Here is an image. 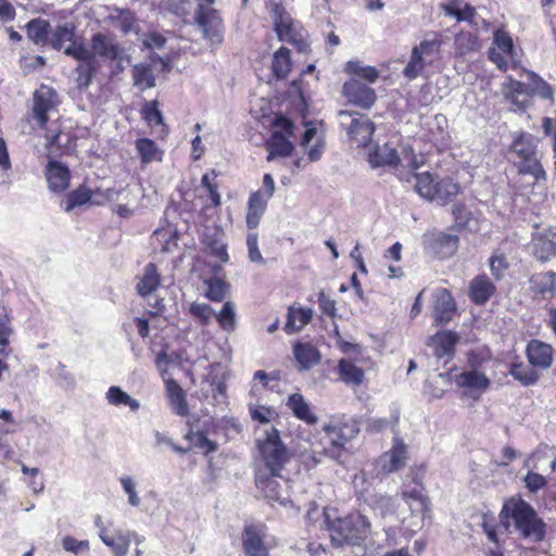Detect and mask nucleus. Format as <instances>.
<instances>
[{"label": "nucleus", "mask_w": 556, "mask_h": 556, "mask_svg": "<svg viewBox=\"0 0 556 556\" xmlns=\"http://www.w3.org/2000/svg\"><path fill=\"white\" fill-rule=\"evenodd\" d=\"M197 22L204 36L212 42L223 40V21L216 10L200 4L197 11Z\"/></svg>", "instance_id": "nucleus-13"}, {"label": "nucleus", "mask_w": 556, "mask_h": 556, "mask_svg": "<svg viewBox=\"0 0 556 556\" xmlns=\"http://www.w3.org/2000/svg\"><path fill=\"white\" fill-rule=\"evenodd\" d=\"M214 317L217 319L223 330L228 332L235 330L237 321L235 304L232 302H225L223 308L218 313H215Z\"/></svg>", "instance_id": "nucleus-49"}, {"label": "nucleus", "mask_w": 556, "mask_h": 556, "mask_svg": "<svg viewBox=\"0 0 556 556\" xmlns=\"http://www.w3.org/2000/svg\"><path fill=\"white\" fill-rule=\"evenodd\" d=\"M119 482L124 492L128 495V503L137 507L140 504V498L136 490V482L131 477L123 476L119 478Z\"/></svg>", "instance_id": "nucleus-60"}, {"label": "nucleus", "mask_w": 556, "mask_h": 556, "mask_svg": "<svg viewBox=\"0 0 556 556\" xmlns=\"http://www.w3.org/2000/svg\"><path fill=\"white\" fill-rule=\"evenodd\" d=\"M287 406L298 419L307 425H315L318 420L317 416L312 412L309 403L300 393L289 395Z\"/></svg>", "instance_id": "nucleus-26"}, {"label": "nucleus", "mask_w": 556, "mask_h": 556, "mask_svg": "<svg viewBox=\"0 0 556 556\" xmlns=\"http://www.w3.org/2000/svg\"><path fill=\"white\" fill-rule=\"evenodd\" d=\"M403 500L408 505L413 515H420L421 517L429 510L428 497L422 493V486H414L409 490H404L402 493Z\"/></svg>", "instance_id": "nucleus-32"}, {"label": "nucleus", "mask_w": 556, "mask_h": 556, "mask_svg": "<svg viewBox=\"0 0 556 556\" xmlns=\"http://www.w3.org/2000/svg\"><path fill=\"white\" fill-rule=\"evenodd\" d=\"M495 292V286L485 275L475 277L469 285V298L475 304H484Z\"/></svg>", "instance_id": "nucleus-22"}, {"label": "nucleus", "mask_w": 556, "mask_h": 556, "mask_svg": "<svg viewBox=\"0 0 556 556\" xmlns=\"http://www.w3.org/2000/svg\"><path fill=\"white\" fill-rule=\"evenodd\" d=\"M106 401L114 406L126 405L132 412H137L140 408V403L138 400L131 397L125 391H123L119 387H110L105 394Z\"/></svg>", "instance_id": "nucleus-41"}, {"label": "nucleus", "mask_w": 556, "mask_h": 556, "mask_svg": "<svg viewBox=\"0 0 556 556\" xmlns=\"http://www.w3.org/2000/svg\"><path fill=\"white\" fill-rule=\"evenodd\" d=\"M144 119L151 126L163 125V115L157 108V101L146 102L142 108Z\"/></svg>", "instance_id": "nucleus-57"}, {"label": "nucleus", "mask_w": 556, "mask_h": 556, "mask_svg": "<svg viewBox=\"0 0 556 556\" xmlns=\"http://www.w3.org/2000/svg\"><path fill=\"white\" fill-rule=\"evenodd\" d=\"M441 41L438 38H433L422 40L418 46L414 47V49L427 60H432V58L439 53Z\"/></svg>", "instance_id": "nucleus-58"}, {"label": "nucleus", "mask_w": 556, "mask_h": 556, "mask_svg": "<svg viewBox=\"0 0 556 556\" xmlns=\"http://www.w3.org/2000/svg\"><path fill=\"white\" fill-rule=\"evenodd\" d=\"M136 149L141 159L142 164H148L153 161H160L162 152L159 150L154 141L150 139H138L136 141Z\"/></svg>", "instance_id": "nucleus-44"}, {"label": "nucleus", "mask_w": 556, "mask_h": 556, "mask_svg": "<svg viewBox=\"0 0 556 556\" xmlns=\"http://www.w3.org/2000/svg\"><path fill=\"white\" fill-rule=\"evenodd\" d=\"M291 67L290 51L289 49L281 47L279 48L273 59V72L278 79L287 77Z\"/></svg>", "instance_id": "nucleus-43"}, {"label": "nucleus", "mask_w": 556, "mask_h": 556, "mask_svg": "<svg viewBox=\"0 0 556 556\" xmlns=\"http://www.w3.org/2000/svg\"><path fill=\"white\" fill-rule=\"evenodd\" d=\"M101 541L111 548L114 556H126L129 552V535H124V532L117 530L114 536L108 534V530L102 528L99 532Z\"/></svg>", "instance_id": "nucleus-33"}, {"label": "nucleus", "mask_w": 556, "mask_h": 556, "mask_svg": "<svg viewBox=\"0 0 556 556\" xmlns=\"http://www.w3.org/2000/svg\"><path fill=\"white\" fill-rule=\"evenodd\" d=\"M531 289L542 295H552L556 286V274L554 271L535 274L530 279Z\"/></svg>", "instance_id": "nucleus-39"}, {"label": "nucleus", "mask_w": 556, "mask_h": 556, "mask_svg": "<svg viewBox=\"0 0 556 556\" xmlns=\"http://www.w3.org/2000/svg\"><path fill=\"white\" fill-rule=\"evenodd\" d=\"M338 121L340 127L358 147H365L371 140L375 125L365 114L342 110L338 113Z\"/></svg>", "instance_id": "nucleus-7"}, {"label": "nucleus", "mask_w": 556, "mask_h": 556, "mask_svg": "<svg viewBox=\"0 0 556 556\" xmlns=\"http://www.w3.org/2000/svg\"><path fill=\"white\" fill-rule=\"evenodd\" d=\"M326 523L331 542L334 546L344 544L358 545L370 534V523L368 519L358 514H350L343 518L330 519L326 513Z\"/></svg>", "instance_id": "nucleus-3"}, {"label": "nucleus", "mask_w": 556, "mask_h": 556, "mask_svg": "<svg viewBox=\"0 0 556 556\" xmlns=\"http://www.w3.org/2000/svg\"><path fill=\"white\" fill-rule=\"evenodd\" d=\"M509 374L523 386H533L539 380V374L522 363L513 364Z\"/></svg>", "instance_id": "nucleus-46"}, {"label": "nucleus", "mask_w": 556, "mask_h": 556, "mask_svg": "<svg viewBox=\"0 0 556 556\" xmlns=\"http://www.w3.org/2000/svg\"><path fill=\"white\" fill-rule=\"evenodd\" d=\"M207 289L205 296L213 302H222L228 292V285L219 278H212L205 281Z\"/></svg>", "instance_id": "nucleus-52"}, {"label": "nucleus", "mask_w": 556, "mask_h": 556, "mask_svg": "<svg viewBox=\"0 0 556 556\" xmlns=\"http://www.w3.org/2000/svg\"><path fill=\"white\" fill-rule=\"evenodd\" d=\"M407 454V445L402 439L395 438L392 447L379 457L377 466L384 473L397 471L406 465Z\"/></svg>", "instance_id": "nucleus-14"}, {"label": "nucleus", "mask_w": 556, "mask_h": 556, "mask_svg": "<svg viewBox=\"0 0 556 556\" xmlns=\"http://www.w3.org/2000/svg\"><path fill=\"white\" fill-rule=\"evenodd\" d=\"M457 342V336L451 331L438 332L429 341V346L433 349V353L438 358L451 356Z\"/></svg>", "instance_id": "nucleus-31"}, {"label": "nucleus", "mask_w": 556, "mask_h": 556, "mask_svg": "<svg viewBox=\"0 0 556 556\" xmlns=\"http://www.w3.org/2000/svg\"><path fill=\"white\" fill-rule=\"evenodd\" d=\"M294 358L301 370H308L320 361V353L315 345L308 342H298L293 346Z\"/></svg>", "instance_id": "nucleus-24"}, {"label": "nucleus", "mask_w": 556, "mask_h": 556, "mask_svg": "<svg viewBox=\"0 0 556 556\" xmlns=\"http://www.w3.org/2000/svg\"><path fill=\"white\" fill-rule=\"evenodd\" d=\"M526 77L528 79L530 99L532 96H538L541 99L548 100L551 103L554 102V90L549 84L532 72H526Z\"/></svg>", "instance_id": "nucleus-36"}, {"label": "nucleus", "mask_w": 556, "mask_h": 556, "mask_svg": "<svg viewBox=\"0 0 556 556\" xmlns=\"http://www.w3.org/2000/svg\"><path fill=\"white\" fill-rule=\"evenodd\" d=\"M313 318V309L308 307L290 306L287 314L285 331L292 334L301 331Z\"/></svg>", "instance_id": "nucleus-27"}, {"label": "nucleus", "mask_w": 556, "mask_h": 556, "mask_svg": "<svg viewBox=\"0 0 556 556\" xmlns=\"http://www.w3.org/2000/svg\"><path fill=\"white\" fill-rule=\"evenodd\" d=\"M269 199L263 195L261 190L253 192L248 202L247 225L250 229L258 226Z\"/></svg>", "instance_id": "nucleus-28"}, {"label": "nucleus", "mask_w": 556, "mask_h": 556, "mask_svg": "<svg viewBox=\"0 0 556 556\" xmlns=\"http://www.w3.org/2000/svg\"><path fill=\"white\" fill-rule=\"evenodd\" d=\"M343 93L349 102L363 109H370L377 99L374 89L355 78L343 85Z\"/></svg>", "instance_id": "nucleus-16"}, {"label": "nucleus", "mask_w": 556, "mask_h": 556, "mask_svg": "<svg viewBox=\"0 0 556 556\" xmlns=\"http://www.w3.org/2000/svg\"><path fill=\"white\" fill-rule=\"evenodd\" d=\"M46 178L50 190L62 192L70 186L71 173L68 167L61 162L50 160L46 166Z\"/></svg>", "instance_id": "nucleus-18"}, {"label": "nucleus", "mask_w": 556, "mask_h": 556, "mask_svg": "<svg viewBox=\"0 0 556 556\" xmlns=\"http://www.w3.org/2000/svg\"><path fill=\"white\" fill-rule=\"evenodd\" d=\"M459 185L455 182L452 178H442L440 180H437L435 182V189L432 193L433 198L430 199V201H435L440 204H445L454 197H456L459 192Z\"/></svg>", "instance_id": "nucleus-35"}, {"label": "nucleus", "mask_w": 556, "mask_h": 556, "mask_svg": "<svg viewBox=\"0 0 556 556\" xmlns=\"http://www.w3.org/2000/svg\"><path fill=\"white\" fill-rule=\"evenodd\" d=\"M58 383L61 388L65 390H73L75 388V378L74 376L66 369V366L62 363H59L55 369Z\"/></svg>", "instance_id": "nucleus-62"}, {"label": "nucleus", "mask_w": 556, "mask_h": 556, "mask_svg": "<svg viewBox=\"0 0 556 556\" xmlns=\"http://www.w3.org/2000/svg\"><path fill=\"white\" fill-rule=\"evenodd\" d=\"M265 146L268 151V162L273 161L276 156L287 157L293 151V144L288 139V136L282 135L279 130L273 132Z\"/></svg>", "instance_id": "nucleus-30"}, {"label": "nucleus", "mask_w": 556, "mask_h": 556, "mask_svg": "<svg viewBox=\"0 0 556 556\" xmlns=\"http://www.w3.org/2000/svg\"><path fill=\"white\" fill-rule=\"evenodd\" d=\"M119 192L114 189H106L105 191H91V198L89 204L91 205H104L106 202L118 200Z\"/></svg>", "instance_id": "nucleus-63"}, {"label": "nucleus", "mask_w": 556, "mask_h": 556, "mask_svg": "<svg viewBox=\"0 0 556 556\" xmlns=\"http://www.w3.org/2000/svg\"><path fill=\"white\" fill-rule=\"evenodd\" d=\"M314 139V144L307 151L309 162H316L320 160L324 153L325 141L321 137H317V129L315 127H308L304 131L300 142L302 147H307Z\"/></svg>", "instance_id": "nucleus-37"}, {"label": "nucleus", "mask_w": 556, "mask_h": 556, "mask_svg": "<svg viewBox=\"0 0 556 556\" xmlns=\"http://www.w3.org/2000/svg\"><path fill=\"white\" fill-rule=\"evenodd\" d=\"M399 155H400L399 165H401L403 167H409L413 169H417L424 163L422 157L418 159L415 155L413 149L409 147H404Z\"/></svg>", "instance_id": "nucleus-59"}, {"label": "nucleus", "mask_w": 556, "mask_h": 556, "mask_svg": "<svg viewBox=\"0 0 556 556\" xmlns=\"http://www.w3.org/2000/svg\"><path fill=\"white\" fill-rule=\"evenodd\" d=\"M188 312L202 326H207L215 315V311L208 304L199 302H192Z\"/></svg>", "instance_id": "nucleus-51"}, {"label": "nucleus", "mask_w": 556, "mask_h": 556, "mask_svg": "<svg viewBox=\"0 0 556 556\" xmlns=\"http://www.w3.org/2000/svg\"><path fill=\"white\" fill-rule=\"evenodd\" d=\"M275 31L280 41H294L295 40V28L294 22L286 9L277 3L269 2L268 4Z\"/></svg>", "instance_id": "nucleus-15"}, {"label": "nucleus", "mask_w": 556, "mask_h": 556, "mask_svg": "<svg viewBox=\"0 0 556 556\" xmlns=\"http://www.w3.org/2000/svg\"><path fill=\"white\" fill-rule=\"evenodd\" d=\"M527 358L531 366L540 369H548L554 362V350L551 344L532 339L526 349Z\"/></svg>", "instance_id": "nucleus-17"}, {"label": "nucleus", "mask_w": 556, "mask_h": 556, "mask_svg": "<svg viewBox=\"0 0 556 556\" xmlns=\"http://www.w3.org/2000/svg\"><path fill=\"white\" fill-rule=\"evenodd\" d=\"M78 61L81 62V64H79L76 67L77 86L80 88H86L91 84L93 76L97 74V72L100 68V64L91 62L90 60H78Z\"/></svg>", "instance_id": "nucleus-45"}, {"label": "nucleus", "mask_w": 556, "mask_h": 556, "mask_svg": "<svg viewBox=\"0 0 556 556\" xmlns=\"http://www.w3.org/2000/svg\"><path fill=\"white\" fill-rule=\"evenodd\" d=\"M455 383L459 388L477 393L479 396L490 387V379L477 369L465 370L455 377Z\"/></svg>", "instance_id": "nucleus-20"}, {"label": "nucleus", "mask_w": 556, "mask_h": 556, "mask_svg": "<svg viewBox=\"0 0 556 556\" xmlns=\"http://www.w3.org/2000/svg\"><path fill=\"white\" fill-rule=\"evenodd\" d=\"M501 525L509 532H517L532 543L545 536V523L533 507L520 497L507 500L500 513Z\"/></svg>", "instance_id": "nucleus-2"}, {"label": "nucleus", "mask_w": 556, "mask_h": 556, "mask_svg": "<svg viewBox=\"0 0 556 556\" xmlns=\"http://www.w3.org/2000/svg\"><path fill=\"white\" fill-rule=\"evenodd\" d=\"M374 505L382 515L393 514L397 507V501L395 497L380 494L375 496Z\"/></svg>", "instance_id": "nucleus-61"}, {"label": "nucleus", "mask_w": 556, "mask_h": 556, "mask_svg": "<svg viewBox=\"0 0 556 556\" xmlns=\"http://www.w3.org/2000/svg\"><path fill=\"white\" fill-rule=\"evenodd\" d=\"M331 447L327 448V454L333 459L340 457L344 445L356 437L359 431L356 420L345 417H332L323 427Z\"/></svg>", "instance_id": "nucleus-5"}, {"label": "nucleus", "mask_w": 556, "mask_h": 556, "mask_svg": "<svg viewBox=\"0 0 556 556\" xmlns=\"http://www.w3.org/2000/svg\"><path fill=\"white\" fill-rule=\"evenodd\" d=\"M165 390L173 412L181 417L187 416L189 407L186 401V393L181 387L174 379H166Z\"/></svg>", "instance_id": "nucleus-25"}, {"label": "nucleus", "mask_w": 556, "mask_h": 556, "mask_svg": "<svg viewBox=\"0 0 556 556\" xmlns=\"http://www.w3.org/2000/svg\"><path fill=\"white\" fill-rule=\"evenodd\" d=\"M90 198H91V190H89L88 188H86L84 186L77 188L76 190H74L73 192H71L68 194L67 200H66L65 211L70 212L75 206H80V205L89 203Z\"/></svg>", "instance_id": "nucleus-55"}, {"label": "nucleus", "mask_w": 556, "mask_h": 556, "mask_svg": "<svg viewBox=\"0 0 556 556\" xmlns=\"http://www.w3.org/2000/svg\"><path fill=\"white\" fill-rule=\"evenodd\" d=\"M412 178L414 180V189L415 191L424 199L430 201L433 198V190L435 189V182L433 175L429 172L413 174Z\"/></svg>", "instance_id": "nucleus-40"}, {"label": "nucleus", "mask_w": 556, "mask_h": 556, "mask_svg": "<svg viewBox=\"0 0 556 556\" xmlns=\"http://www.w3.org/2000/svg\"><path fill=\"white\" fill-rule=\"evenodd\" d=\"M346 70L368 83H375L379 76L378 71L374 66H364L359 62L350 61L346 64Z\"/></svg>", "instance_id": "nucleus-54"}, {"label": "nucleus", "mask_w": 556, "mask_h": 556, "mask_svg": "<svg viewBox=\"0 0 556 556\" xmlns=\"http://www.w3.org/2000/svg\"><path fill=\"white\" fill-rule=\"evenodd\" d=\"M456 311V303L451 292L446 289H441L435 293L434 300V315L437 321L446 324L452 318Z\"/></svg>", "instance_id": "nucleus-21"}, {"label": "nucleus", "mask_w": 556, "mask_h": 556, "mask_svg": "<svg viewBox=\"0 0 556 556\" xmlns=\"http://www.w3.org/2000/svg\"><path fill=\"white\" fill-rule=\"evenodd\" d=\"M454 46L457 54L466 55L470 52L479 50L480 42L476 35L460 31L455 36Z\"/></svg>", "instance_id": "nucleus-42"}, {"label": "nucleus", "mask_w": 556, "mask_h": 556, "mask_svg": "<svg viewBox=\"0 0 556 556\" xmlns=\"http://www.w3.org/2000/svg\"><path fill=\"white\" fill-rule=\"evenodd\" d=\"M161 283L160 275L153 263L146 265L142 276L139 278L136 290L142 298L152 295Z\"/></svg>", "instance_id": "nucleus-29"}, {"label": "nucleus", "mask_w": 556, "mask_h": 556, "mask_svg": "<svg viewBox=\"0 0 556 556\" xmlns=\"http://www.w3.org/2000/svg\"><path fill=\"white\" fill-rule=\"evenodd\" d=\"M75 33L76 26L74 23L66 22L58 25L51 38L52 47L56 50L64 49V53L67 55L68 49L85 43L81 39L76 38Z\"/></svg>", "instance_id": "nucleus-19"}, {"label": "nucleus", "mask_w": 556, "mask_h": 556, "mask_svg": "<svg viewBox=\"0 0 556 556\" xmlns=\"http://www.w3.org/2000/svg\"><path fill=\"white\" fill-rule=\"evenodd\" d=\"M33 100V117L42 128L48 122V114L53 111L59 103L58 94L52 88L41 85L35 91Z\"/></svg>", "instance_id": "nucleus-10"}, {"label": "nucleus", "mask_w": 556, "mask_h": 556, "mask_svg": "<svg viewBox=\"0 0 556 556\" xmlns=\"http://www.w3.org/2000/svg\"><path fill=\"white\" fill-rule=\"evenodd\" d=\"M489 58L502 71L517 67L519 59L508 33L503 29L494 31L493 47L489 50Z\"/></svg>", "instance_id": "nucleus-8"}, {"label": "nucleus", "mask_w": 556, "mask_h": 556, "mask_svg": "<svg viewBox=\"0 0 556 556\" xmlns=\"http://www.w3.org/2000/svg\"><path fill=\"white\" fill-rule=\"evenodd\" d=\"M431 240L434 244V249L441 257H448L453 255L458 247V237L451 233H432Z\"/></svg>", "instance_id": "nucleus-38"}, {"label": "nucleus", "mask_w": 556, "mask_h": 556, "mask_svg": "<svg viewBox=\"0 0 556 556\" xmlns=\"http://www.w3.org/2000/svg\"><path fill=\"white\" fill-rule=\"evenodd\" d=\"M511 153L518 157L520 174H528L539 181L545 179L546 174L539 162L534 138L530 135H521L511 146Z\"/></svg>", "instance_id": "nucleus-6"}, {"label": "nucleus", "mask_w": 556, "mask_h": 556, "mask_svg": "<svg viewBox=\"0 0 556 556\" xmlns=\"http://www.w3.org/2000/svg\"><path fill=\"white\" fill-rule=\"evenodd\" d=\"M249 410L253 420L265 425L269 424L277 417L275 409L262 405H251Z\"/></svg>", "instance_id": "nucleus-56"}, {"label": "nucleus", "mask_w": 556, "mask_h": 556, "mask_svg": "<svg viewBox=\"0 0 556 556\" xmlns=\"http://www.w3.org/2000/svg\"><path fill=\"white\" fill-rule=\"evenodd\" d=\"M266 538L267 528L264 525L245 526L241 534L243 556H269Z\"/></svg>", "instance_id": "nucleus-9"}, {"label": "nucleus", "mask_w": 556, "mask_h": 556, "mask_svg": "<svg viewBox=\"0 0 556 556\" xmlns=\"http://www.w3.org/2000/svg\"><path fill=\"white\" fill-rule=\"evenodd\" d=\"M257 447L264 469L256 472V486L269 501L285 504L286 497L277 478L282 477L281 471L290 460L291 453L280 440L279 431L275 427L265 429L263 437L257 438Z\"/></svg>", "instance_id": "nucleus-1"}, {"label": "nucleus", "mask_w": 556, "mask_h": 556, "mask_svg": "<svg viewBox=\"0 0 556 556\" xmlns=\"http://www.w3.org/2000/svg\"><path fill=\"white\" fill-rule=\"evenodd\" d=\"M532 253L541 262L556 255V227L538 229L532 237Z\"/></svg>", "instance_id": "nucleus-11"}, {"label": "nucleus", "mask_w": 556, "mask_h": 556, "mask_svg": "<svg viewBox=\"0 0 556 556\" xmlns=\"http://www.w3.org/2000/svg\"><path fill=\"white\" fill-rule=\"evenodd\" d=\"M399 160L397 151L389 143L375 147L368 155V162L374 168L382 166L396 167L399 166Z\"/></svg>", "instance_id": "nucleus-23"}, {"label": "nucleus", "mask_w": 556, "mask_h": 556, "mask_svg": "<svg viewBox=\"0 0 556 556\" xmlns=\"http://www.w3.org/2000/svg\"><path fill=\"white\" fill-rule=\"evenodd\" d=\"M134 85L140 90H146L154 87V76L150 66L138 64L132 70Z\"/></svg>", "instance_id": "nucleus-48"}, {"label": "nucleus", "mask_w": 556, "mask_h": 556, "mask_svg": "<svg viewBox=\"0 0 556 556\" xmlns=\"http://www.w3.org/2000/svg\"><path fill=\"white\" fill-rule=\"evenodd\" d=\"M26 28L28 38L38 45L46 42L50 24L45 20L35 18L27 24Z\"/></svg>", "instance_id": "nucleus-47"}, {"label": "nucleus", "mask_w": 556, "mask_h": 556, "mask_svg": "<svg viewBox=\"0 0 556 556\" xmlns=\"http://www.w3.org/2000/svg\"><path fill=\"white\" fill-rule=\"evenodd\" d=\"M67 56L75 60H90L94 63H99L98 58L118 63L127 60L124 49L115 37L104 33H97L91 37L90 48L84 43L68 49Z\"/></svg>", "instance_id": "nucleus-4"}, {"label": "nucleus", "mask_w": 556, "mask_h": 556, "mask_svg": "<svg viewBox=\"0 0 556 556\" xmlns=\"http://www.w3.org/2000/svg\"><path fill=\"white\" fill-rule=\"evenodd\" d=\"M187 439L191 444L200 450H203L205 454L215 452L217 444L211 441L203 431L190 430L187 434Z\"/></svg>", "instance_id": "nucleus-53"}, {"label": "nucleus", "mask_w": 556, "mask_h": 556, "mask_svg": "<svg viewBox=\"0 0 556 556\" xmlns=\"http://www.w3.org/2000/svg\"><path fill=\"white\" fill-rule=\"evenodd\" d=\"M502 93L510 109L515 112L525 111L530 104V91L528 83H522L508 76L502 85Z\"/></svg>", "instance_id": "nucleus-12"}, {"label": "nucleus", "mask_w": 556, "mask_h": 556, "mask_svg": "<svg viewBox=\"0 0 556 556\" xmlns=\"http://www.w3.org/2000/svg\"><path fill=\"white\" fill-rule=\"evenodd\" d=\"M463 1L462 0H450L447 2L441 3V11L450 17L455 18L457 22H463Z\"/></svg>", "instance_id": "nucleus-64"}, {"label": "nucleus", "mask_w": 556, "mask_h": 556, "mask_svg": "<svg viewBox=\"0 0 556 556\" xmlns=\"http://www.w3.org/2000/svg\"><path fill=\"white\" fill-rule=\"evenodd\" d=\"M338 372L340 379L350 386H359L365 378L364 370L357 367L352 361L346 358L339 361Z\"/></svg>", "instance_id": "nucleus-34"}, {"label": "nucleus", "mask_w": 556, "mask_h": 556, "mask_svg": "<svg viewBox=\"0 0 556 556\" xmlns=\"http://www.w3.org/2000/svg\"><path fill=\"white\" fill-rule=\"evenodd\" d=\"M432 60H427L424 55L419 54L417 50L413 48L410 59L403 71V74L408 79L416 78L425 68L428 63Z\"/></svg>", "instance_id": "nucleus-50"}]
</instances>
